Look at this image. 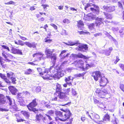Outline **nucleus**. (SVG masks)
<instances>
[{
	"label": "nucleus",
	"mask_w": 124,
	"mask_h": 124,
	"mask_svg": "<svg viewBox=\"0 0 124 124\" xmlns=\"http://www.w3.org/2000/svg\"><path fill=\"white\" fill-rule=\"evenodd\" d=\"M63 112L60 111H56L55 114L57 117L60 116L62 117V118H59V120L62 121H65L69 119L71 116V113L69 110H63Z\"/></svg>",
	"instance_id": "3"
},
{
	"label": "nucleus",
	"mask_w": 124,
	"mask_h": 124,
	"mask_svg": "<svg viewBox=\"0 0 124 124\" xmlns=\"http://www.w3.org/2000/svg\"><path fill=\"white\" fill-rule=\"evenodd\" d=\"M48 69H45V71L40 73V74L45 80H50L53 79L54 78V76L49 75V74Z\"/></svg>",
	"instance_id": "6"
},
{
	"label": "nucleus",
	"mask_w": 124,
	"mask_h": 124,
	"mask_svg": "<svg viewBox=\"0 0 124 124\" xmlns=\"http://www.w3.org/2000/svg\"><path fill=\"white\" fill-rule=\"evenodd\" d=\"M25 121L23 119H17V122H22L23 121Z\"/></svg>",
	"instance_id": "63"
},
{
	"label": "nucleus",
	"mask_w": 124,
	"mask_h": 124,
	"mask_svg": "<svg viewBox=\"0 0 124 124\" xmlns=\"http://www.w3.org/2000/svg\"><path fill=\"white\" fill-rule=\"evenodd\" d=\"M45 115L48 117V119L50 120H52V118L50 116V115L46 114Z\"/></svg>",
	"instance_id": "61"
},
{
	"label": "nucleus",
	"mask_w": 124,
	"mask_h": 124,
	"mask_svg": "<svg viewBox=\"0 0 124 124\" xmlns=\"http://www.w3.org/2000/svg\"><path fill=\"white\" fill-rule=\"evenodd\" d=\"M63 22L64 23H68L70 22L69 20L67 19H64L63 21Z\"/></svg>",
	"instance_id": "53"
},
{
	"label": "nucleus",
	"mask_w": 124,
	"mask_h": 124,
	"mask_svg": "<svg viewBox=\"0 0 124 124\" xmlns=\"http://www.w3.org/2000/svg\"><path fill=\"white\" fill-rule=\"evenodd\" d=\"M94 103L95 104H99L100 105L102 104V103L101 102V101H98L95 99H93Z\"/></svg>",
	"instance_id": "35"
},
{
	"label": "nucleus",
	"mask_w": 124,
	"mask_h": 124,
	"mask_svg": "<svg viewBox=\"0 0 124 124\" xmlns=\"http://www.w3.org/2000/svg\"><path fill=\"white\" fill-rule=\"evenodd\" d=\"M36 91L37 92H38L40 91H41L40 87L39 86L37 87L36 89Z\"/></svg>",
	"instance_id": "49"
},
{
	"label": "nucleus",
	"mask_w": 124,
	"mask_h": 124,
	"mask_svg": "<svg viewBox=\"0 0 124 124\" xmlns=\"http://www.w3.org/2000/svg\"><path fill=\"white\" fill-rule=\"evenodd\" d=\"M54 50V49L47 48L45 49V52L47 58H50L52 61L54 62H56L57 58L55 55L52 54Z\"/></svg>",
	"instance_id": "5"
},
{
	"label": "nucleus",
	"mask_w": 124,
	"mask_h": 124,
	"mask_svg": "<svg viewBox=\"0 0 124 124\" xmlns=\"http://www.w3.org/2000/svg\"><path fill=\"white\" fill-rule=\"evenodd\" d=\"M34 72V70L30 69L26 70L24 71V74L26 75H30L32 74Z\"/></svg>",
	"instance_id": "26"
},
{
	"label": "nucleus",
	"mask_w": 124,
	"mask_h": 124,
	"mask_svg": "<svg viewBox=\"0 0 124 124\" xmlns=\"http://www.w3.org/2000/svg\"><path fill=\"white\" fill-rule=\"evenodd\" d=\"M2 56L5 58H7L8 55L5 51L3 50L2 51Z\"/></svg>",
	"instance_id": "36"
},
{
	"label": "nucleus",
	"mask_w": 124,
	"mask_h": 124,
	"mask_svg": "<svg viewBox=\"0 0 124 124\" xmlns=\"http://www.w3.org/2000/svg\"><path fill=\"white\" fill-rule=\"evenodd\" d=\"M102 35V34L101 33H98L95 34L94 35V36L95 37H97L98 36H101Z\"/></svg>",
	"instance_id": "56"
},
{
	"label": "nucleus",
	"mask_w": 124,
	"mask_h": 124,
	"mask_svg": "<svg viewBox=\"0 0 124 124\" xmlns=\"http://www.w3.org/2000/svg\"><path fill=\"white\" fill-rule=\"evenodd\" d=\"M7 75L8 78L10 79V80H11V83L13 84H16L15 76L14 73L12 72H7Z\"/></svg>",
	"instance_id": "10"
},
{
	"label": "nucleus",
	"mask_w": 124,
	"mask_h": 124,
	"mask_svg": "<svg viewBox=\"0 0 124 124\" xmlns=\"http://www.w3.org/2000/svg\"><path fill=\"white\" fill-rule=\"evenodd\" d=\"M74 56H76L79 58H83L84 59H87L88 58L85 56L83 55L82 54L80 53L78 54H74Z\"/></svg>",
	"instance_id": "25"
},
{
	"label": "nucleus",
	"mask_w": 124,
	"mask_h": 124,
	"mask_svg": "<svg viewBox=\"0 0 124 124\" xmlns=\"http://www.w3.org/2000/svg\"><path fill=\"white\" fill-rule=\"evenodd\" d=\"M19 45H20L21 46H23L25 44L24 42L23 41L21 40H18Z\"/></svg>",
	"instance_id": "47"
},
{
	"label": "nucleus",
	"mask_w": 124,
	"mask_h": 124,
	"mask_svg": "<svg viewBox=\"0 0 124 124\" xmlns=\"http://www.w3.org/2000/svg\"><path fill=\"white\" fill-rule=\"evenodd\" d=\"M100 7L101 8L108 12L113 11L115 10L114 7L113 6H101Z\"/></svg>",
	"instance_id": "13"
},
{
	"label": "nucleus",
	"mask_w": 124,
	"mask_h": 124,
	"mask_svg": "<svg viewBox=\"0 0 124 124\" xmlns=\"http://www.w3.org/2000/svg\"><path fill=\"white\" fill-rule=\"evenodd\" d=\"M44 104L45 106L47 108H50L51 107V105L47 102H46Z\"/></svg>",
	"instance_id": "46"
},
{
	"label": "nucleus",
	"mask_w": 124,
	"mask_h": 124,
	"mask_svg": "<svg viewBox=\"0 0 124 124\" xmlns=\"http://www.w3.org/2000/svg\"><path fill=\"white\" fill-rule=\"evenodd\" d=\"M120 88L124 92V90L123 89H124V85L123 84H120Z\"/></svg>",
	"instance_id": "52"
},
{
	"label": "nucleus",
	"mask_w": 124,
	"mask_h": 124,
	"mask_svg": "<svg viewBox=\"0 0 124 124\" xmlns=\"http://www.w3.org/2000/svg\"><path fill=\"white\" fill-rule=\"evenodd\" d=\"M93 6L94 8L98 9L99 8L98 6L92 3H87L85 6L84 7V9L87 11H89L90 10V8L91 6Z\"/></svg>",
	"instance_id": "15"
},
{
	"label": "nucleus",
	"mask_w": 124,
	"mask_h": 124,
	"mask_svg": "<svg viewBox=\"0 0 124 124\" xmlns=\"http://www.w3.org/2000/svg\"><path fill=\"white\" fill-rule=\"evenodd\" d=\"M118 6L120 8H123L122 7V4L120 2H118Z\"/></svg>",
	"instance_id": "60"
},
{
	"label": "nucleus",
	"mask_w": 124,
	"mask_h": 124,
	"mask_svg": "<svg viewBox=\"0 0 124 124\" xmlns=\"http://www.w3.org/2000/svg\"><path fill=\"white\" fill-rule=\"evenodd\" d=\"M50 25L51 26H52L55 30H57V26H56L55 24H54L53 23H51L50 24Z\"/></svg>",
	"instance_id": "48"
},
{
	"label": "nucleus",
	"mask_w": 124,
	"mask_h": 124,
	"mask_svg": "<svg viewBox=\"0 0 124 124\" xmlns=\"http://www.w3.org/2000/svg\"><path fill=\"white\" fill-rule=\"evenodd\" d=\"M47 114L49 115L52 116L53 115L54 111L52 110L49 111L47 112Z\"/></svg>",
	"instance_id": "44"
},
{
	"label": "nucleus",
	"mask_w": 124,
	"mask_h": 124,
	"mask_svg": "<svg viewBox=\"0 0 124 124\" xmlns=\"http://www.w3.org/2000/svg\"><path fill=\"white\" fill-rule=\"evenodd\" d=\"M6 97L7 99L9 101V105H11L12 104V101L10 96H6Z\"/></svg>",
	"instance_id": "40"
},
{
	"label": "nucleus",
	"mask_w": 124,
	"mask_h": 124,
	"mask_svg": "<svg viewBox=\"0 0 124 124\" xmlns=\"http://www.w3.org/2000/svg\"><path fill=\"white\" fill-rule=\"evenodd\" d=\"M85 74V73L83 72L81 74L80 73L76 75L77 77H80L83 76H84Z\"/></svg>",
	"instance_id": "50"
},
{
	"label": "nucleus",
	"mask_w": 124,
	"mask_h": 124,
	"mask_svg": "<svg viewBox=\"0 0 124 124\" xmlns=\"http://www.w3.org/2000/svg\"><path fill=\"white\" fill-rule=\"evenodd\" d=\"M16 54L20 55H23L22 50L19 49H17Z\"/></svg>",
	"instance_id": "37"
},
{
	"label": "nucleus",
	"mask_w": 124,
	"mask_h": 124,
	"mask_svg": "<svg viewBox=\"0 0 124 124\" xmlns=\"http://www.w3.org/2000/svg\"><path fill=\"white\" fill-rule=\"evenodd\" d=\"M19 37L22 40H27V39L26 38L24 37H23L22 36L20 35H19Z\"/></svg>",
	"instance_id": "55"
},
{
	"label": "nucleus",
	"mask_w": 124,
	"mask_h": 124,
	"mask_svg": "<svg viewBox=\"0 0 124 124\" xmlns=\"http://www.w3.org/2000/svg\"><path fill=\"white\" fill-rule=\"evenodd\" d=\"M92 116L95 119L97 120L100 119L99 116L98 114L95 113L93 114Z\"/></svg>",
	"instance_id": "33"
},
{
	"label": "nucleus",
	"mask_w": 124,
	"mask_h": 124,
	"mask_svg": "<svg viewBox=\"0 0 124 124\" xmlns=\"http://www.w3.org/2000/svg\"><path fill=\"white\" fill-rule=\"evenodd\" d=\"M80 51H85V50H87L88 47L87 45L86 44H82L80 46Z\"/></svg>",
	"instance_id": "22"
},
{
	"label": "nucleus",
	"mask_w": 124,
	"mask_h": 124,
	"mask_svg": "<svg viewBox=\"0 0 124 124\" xmlns=\"http://www.w3.org/2000/svg\"><path fill=\"white\" fill-rule=\"evenodd\" d=\"M0 46L2 47V49H6V51L8 52L10 51V50L8 46L5 45H0Z\"/></svg>",
	"instance_id": "34"
},
{
	"label": "nucleus",
	"mask_w": 124,
	"mask_h": 124,
	"mask_svg": "<svg viewBox=\"0 0 124 124\" xmlns=\"http://www.w3.org/2000/svg\"><path fill=\"white\" fill-rule=\"evenodd\" d=\"M17 50V49L14 48H12L11 50L12 52L15 54H16Z\"/></svg>",
	"instance_id": "38"
},
{
	"label": "nucleus",
	"mask_w": 124,
	"mask_h": 124,
	"mask_svg": "<svg viewBox=\"0 0 124 124\" xmlns=\"http://www.w3.org/2000/svg\"><path fill=\"white\" fill-rule=\"evenodd\" d=\"M104 15L106 16V18L107 19H111L112 18L111 14L103 12Z\"/></svg>",
	"instance_id": "32"
},
{
	"label": "nucleus",
	"mask_w": 124,
	"mask_h": 124,
	"mask_svg": "<svg viewBox=\"0 0 124 124\" xmlns=\"http://www.w3.org/2000/svg\"><path fill=\"white\" fill-rule=\"evenodd\" d=\"M90 10L95 13L96 14L98 15L99 13V10L97 9H95L93 8H90Z\"/></svg>",
	"instance_id": "31"
},
{
	"label": "nucleus",
	"mask_w": 124,
	"mask_h": 124,
	"mask_svg": "<svg viewBox=\"0 0 124 124\" xmlns=\"http://www.w3.org/2000/svg\"><path fill=\"white\" fill-rule=\"evenodd\" d=\"M67 51L66 50H64L62 51L60 54L59 55V57H60L61 58L60 60V61H62L63 59H64L66 57H67L70 55V54L68 53L66 55L64 54Z\"/></svg>",
	"instance_id": "16"
},
{
	"label": "nucleus",
	"mask_w": 124,
	"mask_h": 124,
	"mask_svg": "<svg viewBox=\"0 0 124 124\" xmlns=\"http://www.w3.org/2000/svg\"><path fill=\"white\" fill-rule=\"evenodd\" d=\"M68 44L64 42V43L68 46H73L74 45H77L79 43L78 41H77L76 42H74L71 41H68Z\"/></svg>",
	"instance_id": "23"
},
{
	"label": "nucleus",
	"mask_w": 124,
	"mask_h": 124,
	"mask_svg": "<svg viewBox=\"0 0 124 124\" xmlns=\"http://www.w3.org/2000/svg\"><path fill=\"white\" fill-rule=\"evenodd\" d=\"M10 91L12 94L16 95L17 93V90L13 86H10L9 87Z\"/></svg>",
	"instance_id": "17"
},
{
	"label": "nucleus",
	"mask_w": 124,
	"mask_h": 124,
	"mask_svg": "<svg viewBox=\"0 0 124 124\" xmlns=\"http://www.w3.org/2000/svg\"><path fill=\"white\" fill-rule=\"evenodd\" d=\"M30 95V93L27 91L23 92L22 93L18 94V97L19 99L24 100L25 97H28Z\"/></svg>",
	"instance_id": "11"
},
{
	"label": "nucleus",
	"mask_w": 124,
	"mask_h": 124,
	"mask_svg": "<svg viewBox=\"0 0 124 124\" xmlns=\"http://www.w3.org/2000/svg\"><path fill=\"white\" fill-rule=\"evenodd\" d=\"M109 50H103L104 53L107 56H108L110 55L111 52L113 50V48L112 47H110L109 48Z\"/></svg>",
	"instance_id": "21"
},
{
	"label": "nucleus",
	"mask_w": 124,
	"mask_h": 124,
	"mask_svg": "<svg viewBox=\"0 0 124 124\" xmlns=\"http://www.w3.org/2000/svg\"><path fill=\"white\" fill-rule=\"evenodd\" d=\"M103 121H109L110 120V117L109 115L107 113L105 114L103 118Z\"/></svg>",
	"instance_id": "27"
},
{
	"label": "nucleus",
	"mask_w": 124,
	"mask_h": 124,
	"mask_svg": "<svg viewBox=\"0 0 124 124\" xmlns=\"http://www.w3.org/2000/svg\"><path fill=\"white\" fill-rule=\"evenodd\" d=\"M37 104L36 99H35L32 100V102L30 103L27 106L28 109L30 111H33L36 113L38 111V110L34 108Z\"/></svg>",
	"instance_id": "7"
},
{
	"label": "nucleus",
	"mask_w": 124,
	"mask_h": 124,
	"mask_svg": "<svg viewBox=\"0 0 124 124\" xmlns=\"http://www.w3.org/2000/svg\"><path fill=\"white\" fill-rule=\"evenodd\" d=\"M5 4L14 5L15 4V3L13 1H10L9 2H8L7 3H5Z\"/></svg>",
	"instance_id": "45"
},
{
	"label": "nucleus",
	"mask_w": 124,
	"mask_h": 124,
	"mask_svg": "<svg viewBox=\"0 0 124 124\" xmlns=\"http://www.w3.org/2000/svg\"><path fill=\"white\" fill-rule=\"evenodd\" d=\"M48 38V37L46 38L45 39H44V40H45V42H46L49 43L50 42H51L52 41V40L51 39H47V38Z\"/></svg>",
	"instance_id": "51"
},
{
	"label": "nucleus",
	"mask_w": 124,
	"mask_h": 124,
	"mask_svg": "<svg viewBox=\"0 0 124 124\" xmlns=\"http://www.w3.org/2000/svg\"><path fill=\"white\" fill-rule=\"evenodd\" d=\"M4 95L0 94V103L3 104L5 102V101L4 100Z\"/></svg>",
	"instance_id": "29"
},
{
	"label": "nucleus",
	"mask_w": 124,
	"mask_h": 124,
	"mask_svg": "<svg viewBox=\"0 0 124 124\" xmlns=\"http://www.w3.org/2000/svg\"><path fill=\"white\" fill-rule=\"evenodd\" d=\"M43 54L42 52H38L34 54L33 55V57H36L38 58L39 60H40L41 58L43 57Z\"/></svg>",
	"instance_id": "18"
},
{
	"label": "nucleus",
	"mask_w": 124,
	"mask_h": 124,
	"mask_svg": "<svg viewBox=\"0 0 124 124\" xmlns=\"http://www.w3.org/2000/svg\"><path fill=\"white\" fill-rule=\"evenodd\" d=\"M56 94L57 97L60 99V101H67L69 99V97L66 95L69 94L70 89H62L61 85L57 84L56 85Z\"/></svg>",
	"instance_id": "1"
},
{
	"label": "nucleus",
	"mask_w": 124,
	"mask_h": 124,
	"mask_svg": "<svg viewBox=\"0 0 124 124\" xmlns=\"http://www.w3.org/2000/svg\"><path fill=\"white\" fill-rule=\"evenodd\" d=\"M78 27H80L81 26H83L84 25V23L83 22L81 21L80 20L78 22Z\"/></svg>",
	"instance_id": "39"
},
{
	"label": "nucleus",
	"mask_w": 124,
	"mask_h": 124,
	"mask_svg": "<svg viewBox=\"0 0 124 124\" xmlns=\"http://www.w3.org/2000/svg\"><path fill=\"white\" fill-rule=\"evenodd\" d=\"M85 117L84 116H82L81 118V120L83 122L85 121Z\"/></svg>",
	"instance_id": "62"
},
{
	"label": "nucleus",
	"mask_w": 124,
	"mask_h": 124,
	"mask_svg": "<svg viewBox=\"0 0 124 124\" xmlns=\"http://www.w3.org/2000/svg\"><path fill=\"white\" fill-rule=\"evenodd\" d=\"M64 71L63 70L59 71L58 70L57 72L54 74V78H56L58 79H59L60 77H62L64 74Z\"/></svg>",
	"instance_id": "14"
},
{
	"label": "nucleus",
	"mask_w": 124,
	"mask_h": 124,
	"mask_svg": "<svg viewBox=\"0 0 124 124\" xmlns=\"http://www.w3.org/2000/svg\"><path fill=\"white\" fill-rule=\"evenodd\" d=\"M72 95L73 96H76L77 94L76 91L73 88L72 89Z\"/></svg>",
	"instance_id": "41"
},
{
	"label": "nucleus",
	"mask_w": 124,
	"mask_h": 124,
	"mask_svg": "<svg viewBox=\"0 0 124 124\" xmlns=\"http://www.w3.org/2000/svg\"><path fill=\"white\" fill-rule=\"evenodd\" d=\"M71 103V102H68L67 103L64 104L63 105H62V106H65L67 107V106H69L70 105Z\"/></svg>",
	"instance_id": "57"
},
{
	"label": "nucleus",
	"mask_w": 124,
	"mask_h": 124,
	"mask_svg": "<svg viewBox=\"0 0 124 124\" xmlns=\"http://www.w3.org/2000/svg\"><path fill=\"white\" fill-rule=\"evenodd\" d=\"M22 113L26 119H28L30 116V113L26 111H22Z\"/></svg>",
	"instance_id": "28"
},
{
	"label": "nucleus",
	"mask_w": 124,
	"mask_h": 124,
	"mask_svg": "<svg viewBox=\"0 0 124 124\" xmlns=\"http://www.w3.org/2000/svg\"><path fill=\"white\" fill-rule=\"evenodd\" d=\"M96 94L100 98H103L108 93L107 90L104 89H97L95 90Z\"/></svg>",
	"instance_id": "8"
},
{
	"label": "nucleus",
	"mask_w": 124,
	"mask_h": 124,
	"mask_svg": "<svg viewBox=\"0 0 124 124\" xmlns=\"http://www.w3.org/2000/svg\"><path fill=\"white\" fill-rule=\"evenodd\" d=\"M70 9L72 11H77V9H76L75 8H73L72 7H71L70 8Z\"/></svg>",
	"instance_id": "64"
},
{
	"label": "nucleus",
	"mask_w": 124,
	"mask_h": 124,
	"mask_svg": "<svg viewBox=\"0 0 124 124\" xmlns=\"http://www.w3.org/2000/svg\"><path fill=\"white\" fill-rule=\"evenodd\" d=\"M53 65L51 66L49 69H48V71L51 73H54L57 72L60 70V68L58 66H55V64L56 62H54L53 61Z\"/></svg>",
	"instance_id": "9"
},
{
	"label": "nucleus",
	"mask_w": 124,
	"mask_h": 124,
	"mask_svg": "<svg viewBox=\"0 0 124 124\" xmlns=\"http://www.w3.org/2000/svg\"><path fill=\"white\" fill-rule=\"evenodd\" d=\"M24 43L26 45L30 48L32 47L33 48H35L36 47L34 42L31 43L29 42H24Z\"/></svg>",
	"instance_id": "19"
},
{
	"label": "nucleus",
	"mask_w": 124,
	"mask_h": 124,
	"mask_svg": "<svg viewBox=\"0 0 124 124\" xmlns=\"http://www.w3.org/2000/svg\"><path fill=\"white\" fill-rule=\"evenodd\" d=\"M36 117L37 121H39L40 120L43 118V115L40 114H37L36 115Z\"/></svg>",
	"instance_id": "30"
},
{
	"label": "nucleus",
	"mask_w": 124,
	"mask_h": 124,
	"mask_svg": "<svg viewBox=\"0 0 124 124\" xmlns=\"http://www.w3.org/2000/svg\"><path fill=\"white\" fill-rule=\"evenodd\" d=\"M87 16L89 20H95V24L97 27H99L101 25H103L104 18L97 17L96 15H93L91 13L88 14Z\"/></svg>",
	"instance_id": "4"
},
{
	"label": "nucleus",
	"mask_w": 124,
	"mask_h": 124,
	"mask_svg": "<svg viewBox=\"0 0 124 124\" xmlns=\"http://www.w3.org/2000/svg\"><path fill=\"white\" fill-rule=\"evenodd\" d=\"M0 77L2 78L4 80L6 83H8L9 84H10L11 83L10 80H9V79L7 78L6 77L5 75V74L0 73Z\"/></svg>",
	"instance_id": "20"
},
{
	"label": "nucleus",
	"mask_w": 124,
	"mask_h": 124,
	"mask_svg": "<svg viewBox=\"0 0 124 124\" xmlns=\"http://www.w3.org/2000/svg\"><path fill=\"white\" fill-rule=\"evenodd\" d=\"M37 70L39 72V73L40 72H43L42 71V69L41 68H37Z\"/></svg>",
	"instance_id": "58"
},
{
	"label": "nucleus",
	"mask_w": 124,
	"mask_h": 124,
	"mask_svg": "<svg viewBox=\"0 0 124 124\" xmlns=\"http://www.w3.org/2000/svg\"><path fill=\"white\" fill-rule=\"evenodd\" d=\"M119 66L124 71V65L122 64H119Z\"/></svg>",
	"instance_id": "54"
},
{
	"label": "nucleus",
	"mask_w": 124,
	"mask_h": 124,
	"mask_svg": "<svg viewBox=\"0 0 124 124\" xmlns=\"http://www.w3.org/2000/svg\"><path fill=\"white\" fill-rule=\"evenodd\" d=\"M84 63V62L81 60H79L74 63L76 66L80 68L81 70H85L83 66Z\"/></svg>",
	"instance_id": "12"
},
{
	"label": "nucleus",
	"mask_w": 124,
	"mask_h": 124,
	"mask_svg": "<svg viewBox=\"0 0 124 124\" xmlns=\"http://www.w3.org/2000/svg\"><path fill=\"white\" fill-rule=\"evenodd\" d=\"M101 72L99 71L94 72L93 73V75L92 76L93 78L96 81L99 80L100 83V86H104L107 84L108 82L107 79L105 77H102L101 76Z\"/></svg>",
	"instance_id": "2"
},
{
	"label": "nucleus",
	"mask_w": 124,
	"mask_h": 124,
	"mask_svg": "<svg viewBox=\"0 0 124 124\" xmlns=\"http://www.w3.org/2000/svg\"><path fill=\"white\" fill-rule=\"evenodd\" d=\"M124 28H122L121 29L119 30V32L120 33H124Z\"/></svg>",
	"instance_id": "59"
},
{
	"label": "nucleus",
	"mask_w": 124,
	"mask_h": 124,
	"mask_svg": "<svg viewBox=\"0 0 124 124\" xmlns=\"http://www.w3.org/2000/svg\"><path fill=\"white\" fill-rule=\"evenodd\" d=\"M94 26V24L93 23H92L90 24L89 26V27L90 29H93L94 30L95 29L93 28Z\"/></svg>",
	"instance_id": "43"
},
{
	"label": "nucleus",
	"mask_w": 124,
	"mask_h": 124,
	"mask_svg": "<svg viewBox=\"0 0 124 124\" xmlns=\"http://www.w3.org/2000/svg\"><path fill=\"white\" fill-rule=\"evenodd\" d=\"M71 76H69L67 78H66L65 79L67 85H68L69 86L72 85L71 82Z\"/></svg>",
	"instance_id": "24"
},
{
	"label": "nucleus",
	"mask_w": 124,
	"mask_h": 124,
	"mask_svg": "<svg viewBox=\"0 0 124 124\" xmlns=\"http://www.w3.org/2000/svg\"><path fill=\"white\" fill-rule=\"evenodd\" d=\"M41 6L43 7L44 10H46L47 9L46 7H49V6L47 4H42Z\"/></svg>",
	"instance_id": "42"
}]
</instances>
